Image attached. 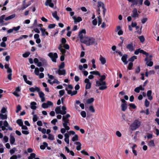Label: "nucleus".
<instances>
[{
    "instance_id": "nucleus-22",
    "label": "nucleus",
    "mask_w": 159,
    "mask_h": 159,
    "mask_svg": "<svg viewBox=\"0 0 159 159\" xmlns=\"http://www.w3.org/2000/svg\"><path fill=\"white\" fill-rule=\"evenodd\" d=\"M121 110L123 111H125L127 108V105L126 103H122L121 106Z\"/></svg>"
},
{
    "instance_id": "nucleus-24",
    "label": "nucleus",
    "mask_w": 159,
    "mask_h": 159,
    "mask_svg": "<svg viewBox=\"0 0 159 159\" xmlns=\"http://www.w3.org/2000/svg\"><path fill=\"white\" fill-rule=\"evenodd\" d=\"M75 144L76 145H78L76 147V149L78 151H79L81 149V144L79 142H76L75 143Z\"/></svg>"
},
{
    "instance_id": "nucleus-1",
    "label": "nucleus",
    "mask_w": 159,
    "mask_h": 159,
    "mask_svg": "<svg viewBox=\"0 0 159 159\" xmlns=\"http://www.w3.org/2000/svg\"><path fill=\"white\" fill-rule=\"evenodd\" d=\"M82 43L85 44L87 46L94 45H96L97 43L95 39L92 37H86Z\"/></svg>"
},
{
    "instance_id": "nucleus-35",
    "label": "nucleus",
    "mask_w": 159,
    "mask_h": 159,
    "mask_svg": "<svg viewBox=\"0 0 159 159\" xmlns=\"http://www.w3.org/2000/svg\"><path fill=\"white\" fill-rule=\"evenodd\" d=\"M78 140V135L77 134H75L74 136H73L72 139V140L73 141H77Z\"/></svg>"
},
{
    "instance_id": "nucleus-7",
    "label": "nucleus",
    "mask_w": 159,
    "mask_h": 159,
    "mask_svg": "<svg viewBox=\"0 0 159 159\" xmlns=\"http://www.w3.org/2000/svg\"><path fill=\"white\" fill-rule=\"evenodd\" d=\"M135 45L133 43H130L127 44L126 48L130 52H133L134 50V47Z\"/></svg>"
},
{
    "instance_id": "nucleus-57",
    "label": "nucleus",
    "mask_w": 159,
    "mask_h": 159,
    "mask_svg": "<svg viewBox=\"0 0 159 159\" xmlns=\"http://www.w3.org/2000/svg\"><path fill=\"white\" fill-rule=\"evenodd\" d=\"M65 66V64L64 62H62L59 66V69H60L63 68Z\"/></svg>"
},
{
    "instance_id": "nucleus-28",
    "label": "nucleus",
    "mask_w": 159,
    "mask_h": 159,
    "mask_svg": "<svg viewBox=\"0 0 159 159\" xmlns=\"http://www.w3.org/2000/svg\"><path fill=\"white\" fill-rule=\"evenodd\" d=\"M90 73L92 75H98L99 76H101L100 74L98 71H92L90 72Z\"/></svg>"
},
{
    "instance_id": "nucleus-31",
    "label": "nucleus",
    "mask_w": 159,
    "mask_h": 159,
    "mask_svg": "<svg viewBox=\"0 0 159 159\" xmlns=\"http://www.w3.org/2000/svg\"><path fill=\"white\" fill-rule=\"evenodd\" d=\"M16 123L20 126L23 125V122L21 119H18L16 120Z\"/></svg>"
},
{
    "instance_id": "nucleus-26",
    "label": "nucleus",
    "mask_w": 159,
    "mask_h": 159,
    "mask_svg": "<svg viewBox=\"0 0 159 159\" xmlns=\"http://www.w3.org/2000/svg\"><path fill=\"white\" fill-rule=\"evenodd\" d=\"M61 108L62 111H61V114L62 115L66 114V107L65 106H62Z\"/></svg>"
},
{
    "instance_id": "nucleus-11",
    "label": "nucleus",
    "mask_w": 159,
    "mask_h": 159,
    "mask_svg": "<svg viewBox=\"0 0 159 159\" xmlns=\"http://www.w3.org/2000/svg\"><path fill=\"white\" fill-rule=\"evenodd\" d=\"M70 115L68 114H66V116H62V120L63 122H69V120L68 119V118L70 117Z\"/></svg>"
},
{
    "instance_id": "nucleus-44",
    "label": "nucleus",
    "mask_w": 159,
    "mask_h": 159,
    "mask_svg": "<svg viewBox=\"0 0 159 159\" xmlns=\"http://www.w3.org/2000/svg\"><path fill=\"white\" fill-rule=\"evenodd\" d=\"M20 26H18L16 27H14L12 28L13 30V31H17L20 28Z\"/></svg>"
},
{
    "instance_id": "nucleus-27",
    "label": "nucleus",
    "mask_w": 159,
    "mask_h": 159,
    "mask_svg": "<svg viewBox=\"0 0 159 159\" xmlns=\"http://www.w3.org/2000/svg\"><path fill=\"white\" fill-rule=\"evenodd\" d=\"M100 61L101 63L103 65L106 62L105 58L102 57L101 55L100 57Z\"/></svg>"
},
{
    "instance_id": "nucleus-42",
    "label": "nucleus",
    "mask_w": 159,
    "mask_h": 159,
    "mask_svg": "<svg viewBox=\"0 0 159 159\" xmlns=\"http://www.w3.org/2000/svg\"><path fill=\"white\" fill-rule=\"evenodd\" d=\"M48 138L51 140H53L54 139V136L51 134H49Z\"/></svg>"
},
{
    "instance_id": "nucleus-34",
    "label": "nucleus",
    "mask_w": 159,
    "mask_h": 159,
    "mask_svg": "<svg viewBox=\"0 0 159 159\" xmlns=\"http://www.w3.org/2000/svg\"><path fill=\"white\" fill-rule=\"evenodd\" d=\"M5 15H3L0 17V24L4 22V20H5Z\"/></svg>"
},
{
    "instance_id": "nucleus-54",
    "label": "nucleus",
    "mask_w": 159,
    "mask_h": 159,
    "mask_svg": "<svg viewBox=\"0 0 159 159\" xmlns=\"http://www.w3.org/2000/svg\"><path fill=\"white\" fill-rule=\"evenodd\" d=\"M144 4L147 6H149L150 5V2L148 0H146L144 2Z\"/></svg>"
},
{
    "instance_id": "nucleus-33",
    "label": "nucleus",
    "mask_w": 159,
    "mask_h": 159,
    "mask_svg": "<svg viewBox=\"0 0 159 159\" xmlns=\"http://www.w3.org/2000/svg\"><path fill=\"white\" fill-rule=\"evenodd\" d=\"M36 154L34 153L30 154V156L28 157V159H34L35 157Z\"/></svg>"
},
{
    "instance_id": "nucleus-62",
    "label": "nucleus",
    "mask_w": 159,
    "mask_h": 159,
    "mask_svg": "<svg viewBox=\"0 0 159 159\" xmlns=\"http://www.w3.org/2000/svg\"><path fill=\"white\" fill-rule=\"evenodd\" d=\"M57 120L56 119H54L51 121V123L53 125H55L56 124V122H57Z\"/></svg>"
},
{
    "instance_id": "nucleus-43",
    "label": "nucleus",
    "mask_w": 159,
    "mask_h": 159,
    "mask_svg": "<svg viewBox=\"0 0 159 159\" xmlns=\"http://www.w3.org/2000/svg\"><path fill=\"white\" fill-rule=\"evenodd\" d=\"M89 109V110L92 112H94L95 111L94 108L93 106H90Z\"/></svg>"
},
{
    "instance_id": "nucleus-38",
    "label": "nucleus",
    "mask_w": 159,
    "mask_h": 159,
    "mask_svg": "<svg viewBox=\"0 0 159 159\" xmlns=\"http://www.w3.org/2000/svg\"><path fill=\"white\" fill-rule=\"evenodd\" d=\"M137 59V57L135 56H134L130 57L129 59V61H133L135 59Z\"/></svg>"
},
{
    "instance_id": "nucleus-2",
    "label": "nucleus",
    "mask_w": 159,
    "mask_h": 159,
    "mask_svg": "<svg viewBox=\"0 0 159 159\" xmlns=\"http://www.w3.org/2000/svg\"><path fill=\"white\" fill-rule=\"evenodd\" d=\"M95 86L96 87H99V89L100 90H104L107 88L106 82L100 81V80L96 81Z\"/></svg>"
},
{
    "instance_id": "nucleus-37",
    "label": "nucleus",
    "mask_w": 159,
    "mask_h": 159,
    "mask_svg": "<svg viewBox=\"0 0 159 159\" xmlns=\"http://www.w3.org/2000/svg\"><path fill=\"white\" fill-rule=\"evenodd\" d=\"M94 99L93 98H91L88 99L87 101V102L88 104H90L93 102L94 101Z\"/></svg>"
},
{
    "instance_id": "nucleus-60",
    "label": "nucleus",
    "mask_w": 159,
    "mask_h": 159,
    "mask_svg": "<svg viewBox=\"0 0 159 159\" xmlns=\"http://www.w3.org/2000/svg\"><path fill=\"white\" fill-rule=\"evenodd\" d=\"M129 105L130 107L132 108L133 109H135L136 108V106L134 104L130 103L129 104Z\"/></svg>"
},
{
    "instance_id": "nucleus-14",
    "label": "nucleus",
    "mask_w": 159,
    "mask_h": 159,
    "mask_svg": "<svg viewBox=\"0 0 159 159\" xmlns=\"http://www.w3.org/2000/svg\"><path fill=\"white\" fill-rule=\"evenodd\" d=\"M66 70L64 69L61 70L59 69L56 73L58 74L59 75H65L66 74Z\"/></svg>"
},
{
    "instance_id": "nucleus-36",
    "label": "nucleus",
    "mask_w": 159,
    "mask_h": 159,
    "mask_svg": "<svg viewBox=\"0 0 159 159\" xmlns=\"http://www.w3.org/2000/svg\"><path fill=\"white\" fill-rule=\"evenodd\" d=\"M0 117L2 119H6L7 118V115L6 114H0Z\"/></svg>"
},
{
    "instance_id": "nucleus-51",
    "label": "nucleus",
    "mask_w": 159,
    "mask_h": 159,
    "mask_svg": "<svg viewBox=\"0 0 159 159\" xmlns=\"http://www.w3.org/2000/svg\"><path fill=\"white\" fill-rule=\"evenodd\" d=\"M56 26V25L55 24H50L48 26V28L51 29L54 28Z\"/></svg>"
},
{
    "instance_id": "nucleus-50",
    "label": "nucleus",
    "mask_w": 159,
    "mask_h": 159,
    "mask_svg": "<svg viewBox=\"0 0 159 159\" xmlns=\"http://www.w3.org/2000/svg\"><path fill=\"white\" fill-rule=\"evenodd\" d=\"M146 64H147V65L148 66H152L153 65V62H152V61H151L150 62H149L148 61H147L146 62Z\"/></svg>"
},
{
    "instance_id": "nucleus-25",
    "label": "nucleus",
    "mask_w": 159,
    "mask_h": 159,
    "mask_svg": "<svg viewBox=\"0 0 159 159\" xmlns=\"http://www.w3.org/2000/svg\"><path fill=\"white\" fill-rule=\"evenodd\" d=\"M15 142L14 137L11 134L10 135V142L11 144H13Z\"/></svg>"
},
{
    "instance_id": "nucleus-47",
    "label": "nucleus",
    "mask_w": 159,
    "mask_h": 159,
    "mask_svg": "<svg viewBox=\"0 0 159 159\" xmlns=\"http://www.w3.org/2000/svg\"><path fill=\"white\" fill-rule=\"evenodd\" d=\"M30 53L29 52H26L23 54L22 56L26 58L28 57L30 55Z\"/></svg>"
},
{
    "instance_id": "nucleus-13",
    "label": "nucleus",
    "mask_w": 159,
    "mask_h": 159,
    "mask_svg": "<svg viewBox=\"0 0 159 159\" xmlns=\"http://www.w3.org/2000/svg\"><path fill=\"white\" fill-rule=\"evenodd\" d=\"M127 58V55L126 54H124L121 57V60L124 63V64L126 65L128 61H126Z\"/></svg>"
},
{
    "instance_id": "nucleus-64",
    "label": "nucleus",
    "mask_w": 159,
    "mask_h": 159,
    "mask_svg": "<svg viewBox=\"0 0 159 159\" xmlns=\"http://www.w3.org/2000/svg\"><path fill=\"white\" fill-rule=\"evenodd\" d=\"M17 159V156L16 155H13L11 156L10 159Z\"/></svg>"
},
{
    "instance_id": "nucleus-21",
    "label": "nucleus",
    "mask_w": 159,
    "mask_h": 159,
    "mask_svg": "<svg viewBox=\"0 0 159 159\" xmlns=\"http://www.w3.org/2000/svg\"><path fill=\"white\" fill-rule=\"evenodd\" d=\"M16 16V15L15 14H13L11 15L10 16H9L6 17H5V20L6 21H7L9 20H10L14 18Z\"/></svg>"
},
{
    "instance_id": "nucleus-40",
    "label": "nucleus",
    "mask_w": 159,
    "mask_h": 159,
    "mask_svg": "<svg viewBox=\"0 0 159 159\" xmlns=\"http://www.w3.org/2000/svg\"><path fill=\"white\" fill-rule=\"evenodd\" d=\"M139 39L141 42L143 43L145 40L144 37L143 36H141L139 37Z\"/></svg>"
},
{
    "instance_id": "nucleus-61",
    "label": "nucleus",
    "mask_w": 159,
    "mask_h": 159,
    "mask_svg": "<svg viewBox=\"0 0 159 159\" xmlns=\"http://www.w3.org/2000/svg\"><path fill=\"white\" fill-rule=\"evenodd\" d=\"M147 20V18H143L141 20V23L143 24H144L146 22V21Z\"/></svg>"
},
{
    "instance_id": "nucleus-18",
    "label": "nucleus",
    "mask_w": 159,
    "mask_h": 159,
    "mask_svg": "<svg viewBox=\"0 0 159 159\" xmlns=\"http://www.w3.org/2000/svg\"><path fill=\"white\" fill-rule=\"evenodd\" d=\"M52 16L57 20L58 21L59 20V17L57 16V11H55L54 12L52 13Z\"/></svg>"
},
{
    "instance_id": "nucleus-12",
    "label": "nucleus",
    "mask_w": 159,
    "mask_h": 159,
    "mask_svg": "<svg viewBox=\"0 0 159 159\" xmlns=\"http://www.w3.org/2000/svg\"><path fill=\"white\" fill-rule=\"evenodd\" d=\"M39 97L41 98V101L42 102L45 101V98L44 93L42 91H40L39 93Z\"/></svg>"
},
{
    "instance_id": "nucleus-19",
    "label": "nucleus",
    "mask_w": 159,
    "mask_h": 159,
    "mask_svg": "<svg viewBox=\"0 0 159 159\" xmlns=\"http://www.w3.org/2000/svg\"><path fill=\"white\" fill-rule=\"evenodd\" d=\"M3 125L5 127H7V129H8L10 130H12V128H11L10 126L9 125V124L7 122L6 120H5L4 121Z\"/></svg>"
},
{
    "instance_id": "nucleus-53",
    "label": "nucleus",
    "mask_w": 159,
    "mask_h": 159,
    "mask_svg": "<svg viewBox=\"0 0 159 159\" xmlns=\"http://www.w3.org/2000/svg\"><path fill=\"white\" fill-rule=\"evenodd\" d=\"M33 120L34 122H35L38 120V117L36 115H34L33 116Z\"/></svg>"
},
{
    "instance_id": "nucleus-16",
    "label": "nucleus",
    "mask_w": 159,
    "mask_h": 159,
    "mask_svg": "<svg viewBox=\"0 0 159 159\" xmlns=\"http://www.w3.org/2000/svg\"><path fill=\"white\" fill-rule=\"evenodd\" d=\"M73 19L74 20V22L76 23L79 22L82 20V19L80 17L78 16L77 18L75 16L72 17Z\"/></svg>"
},
{
    "instance_id": "nucleus-58",
    "label": "nucleus",
    "mask_w": 159,
    "mask_h": 159,
    "mask_svg": "<svg viewBox=\"0 0 159 159\" xmlns=\"http://www.w3.org/2000/svg\"><path fill=\"white\" fill-rule=\"evenodd\" d=\"M42 107L44 108H47L48 107V106L47 103H43L42 104Z\"/></svg>"
},
{
    "instance_id": "nucleus-46",
    "label": "nucleus",
    "mask_w": 159,
    "mask_h": 159,
    "mask_svg": "<svg viewBox=\"0 0 159 159\" xmlns=\"http://www.w3.org/2000/svg\"><path fill=\"white\" fill-rule=\"evenodd\" d=\"M133 66V63L132 62H130L129 63L128 66V69L129 70L131 69L132 66Z\"/></svg>"
},
{
    "instance_id": "nucleus-59",
    "label": "nucleus",
    "mask_w": 159,
    "mask_h": 159,
    "mask_svg": "<svg viewBox=\"0 0 159 159\" xmlns=\"http://www.w3.org/2000/svg\"><path fill=\"white\" fill-rule=\"evenodd\" d=\"M65 93V91L64 90H61L59 91V94L61 96H62L64 95Z\"/></svg>"
},
{
    "instance_id": "nucleus-20",
    "label": "nucleus",
    "mask_w": 159,
    "mask_h": 159,
    "mask_svg": "<svg viewBox=\"0 0 159 159\" xmlns=\"http://www.w3.org/2000/svg\"><path fill=\"white\" fill-rule=\"evenodd\" d=\"M23 78L27 84L30 85H31L32 84V82L28 80L27 78V76L25 75H23Z\"/></svg>"
},
{
    "instance_id": "nucleus-48",
    "label": "nucleus",
    "mask_w": 159,
    "mask_h": 159,
    "mask_svg": "<svg viewBox=\"0 0 159 159\" xmlns=\"http://www.w3.org/2000/svg\"><path fill=\"white\" fill-rule=\"evenodd\" d=\"M149 102L148 100L147 99H146L145 101V105L146 107H148L149 105Z\"/></svg>"
},
{
    "instance_id": "nucleus-41",
    "label": "nucleus",
    "mask_w": 159,
    "mask_h": 159,
    "mask_svg": "<svg viewBox=\"0 0 159 159\" xmlns=\"http://www.w3.org/2000/svg\"><path fill=\"white\" fill-rule=\"evenodd\" d=\"M34 73L35 74L37 75H38L39 74V69L38 67H36L35 68L34 70Z\"/></svg>"
},
{
    "instance_id": "nucleus-32",
    "label": "nucleus",
    "mask_w": 159,
    "mask_h": 159,
    "mask_svg": "<svg viewBox=\"0 0 159 159\" xmlns=\"http://www.w3.org/2000/svg\"><path fill=\"white\" fill-rule=\"evenodd\" d=\"M148 145L149 146L154 147L155 146V144L154 140H151L148 143Z\"/></svg>"
},
{
    "instance_id": "nucleus-49",
    "label": "nucleus",
    "mask_w": 159,
    "mask_h": 159,
    "mask_svg": "<svg viewBox=\"0 0 159 159\" xmlns=\"http://www.w3.org/2000/svg\"><path fill=\"white\" fill-rule=\"evenodd\" d=\"M81 115L83 118L86 117V113L84 111H82L81 112Z\"/></svg>"
},
{
    "instance_id": "nucleus-3",
    "label": "nucleus",
    "mask_w": 159,
    "mask_h": 159,
    "mask_svg": "<svg viewBox=\"0 0 159 159\" xmlns=\"http://www.w3.org/2000/svg\"><path fill=\"white\" fill-rule=\"evenodd\" d=\"M141 122L138 120H136L134 121L129 126V128L132 130H135L139 128L141 125Z\"/></svg>"
},
{
    "instance_id": "nucleus-52",
    "label": "nucleus",
    "mask_w": 159,
    "mask_h": 159,
    "mask_svg": "<svg viewBox=\"0 0 159 159\" xmlns=\"http://www.w3.org/2000/svg\"><path fill=\"white\" fill-rule=\"evenodd\" d=\"M21 109V107L20 105H18L16 107V112L18 113L19 111Z\"/></svg>"
},
{
    "instance_id": "nucleus-23",
    "label": "nucleus",
    "mask_w": 159,
    "mask_h": 159,
    "mask_svg": "<svg viewBox=\"0 0 159 159\" xmlns=\"http://www.w3.org/2000/svg\"><path fill=\"white\" fill-rule=\"evenodd\" d=\"M40 30L41 31V32L42 33V35L43 36H44L45 34H46L47 35H48V33L47 32H46L45 31V29L41 28L40 29Z\"/></svg>"
},
{
    "instance_id": "nucleus-29",
    "label": "nucleus",
    "mask_w": 159,
    "mask_h": 159,
    "mask_svg": "<svg viewBox=\"0 0 159 159\" xmlns=\"http://www.w3.org/2000/svg\"><path fill=\"white\" fill-rule=\"evenodd\" d=\"M55 111L56 114H61V108L60 107H57L55 109Z\"/></svg>"
},
{
    "instance_id": "nucleus-15",
    "label": "nucleus",
    "mask_w": 159,
    "mask_h": 159,
    "mask_svg": "<svg viewBox=\"0 0 159 159\" xmlns=\"http://www.w3.org/2000/svg\"><path fill=\"white\" fill-rule=\"evenodd\" d=\"M152 92L151 90H148L147 92V95L148 97V98L149 100H152L153 98L151 96Z\"/></svg>"
},
{
    "instance_id": "nucleus-56",
    "label": "nucleus",
    "mask_w": 159,
    "mask_h": 159,
    "mask_svg": "<svg viewBox=\"0 0 159 159\" xmlns=\"http://www.w3.org/2000/svg\"><path fill=\"white\" fill-rule=\"evenodd\" d=\"M16 150V148H13L12 149H11L10 151V152L11 155L13 154L15 152Z\"/></svg>"
},
{
    "instance_id": "nucleus-8",
    "label": "nucleus",
    "mask_w": 159,
    "mask_h": 159,
    "mask_svg": "<svg viewBox=\"0 0 159 159\" xmlns=\"http://www.w3.org/2000/svg\"><path fill=\"white\" fill-rule=\"evenodd\" d=\"M97 3L98 8H100L101 7H102V8L103 9V14H105V13L106 11V9L105 8V6L104 3L101 1H98Z\"/></svg>"
},
{
    "instance_id": "nucleus-6",
    "label": "nucleus",
    "mask_w": 159,
    "mask_h": 159,
    "mask_svg": "<svg viewBox=\"0 0 159 159\" xmlns=\"http://www.w3.org/2000/svg\"><path fill=\"white\" fill-rule=\"evenodd\" d=\"M49 56L53 62H56V59L58 57V55L57 53L55 52L53 53L52 52H49L48 54Z\"/></svg>"
},
{
    "instance_id": "nucleus-30",
    "label": "nucleus",
    "mask_w": 159,
    "mask_h": 159,
    "mask_svg": "<svg viewBox=\"0 0 159 159\" xmlns=\"http://www.w3.org/2000/svg\"><path fill=\"white\" fill-rule=\"evenodd\" d=\"M40 60L42 61V66H46L47 65V62L45 59L43 58H40Z\"/></svg>"
},
{
    "instance_id": "nucleus-4",
    "label": "nucleus",
    "mask_w": 159,
    "mask_h": 159,
    "mask_svg": "<svg viewBox=\"0 0 159 159\" xmlns=\"http://www.w3.org/2000/svg\"><path fill=\"white\" fill-rule=\"evenodd\" d=\"M129 2H131L132 4L131 5V7H134L135 5L140 6L142 5L143 0H128Z\"/></svg>"
},
{
    "instance_id": "nucleus-55",
    "label": "nucleus",
    "mask_w": 159,
    "mask_h": 159,
    "mask_svg": "<svg viewBox=\"0 0 159 159\" xmlns=\"http://www.w3.org/2000/svg\"><path fill=\"white\" fill-rule=\"evenodd\" d=\"M101 78L99 79L100 81H104L103 80L105 79L106 76L105 75H103L100 76Z\"/></svg>"
},
{
    "instance_id": "nucleus-5",
    "label": "nucleus",
    "mask_w": 159,
    "mask_h": 159,
    "mask_svg": "<svg viewBox=\"0 0 159 159\" xmlns=\"http://www.w3.org/2000/svg\"><path fill=\"white\" fill-rule=\"evenodd\" d=\"M86 33V30L84 29L82 30L79 33L78 38L81 43H82L84 40V39L86 37L84 36L83 35V34H85Z\"/></svg>"
},
{
    "instance_id": "nucleus-45",
    "label": "nucleus",
    "mask_w": 159,
    "mask_h": 159,
    "mask_svg": "<svg viewBox=\"0 0 159 159\" xmlns=\"http://www.w3.org/2000/svg\"><path fill=\"white\" fill-rule=\"evenodd\" d=\"M69 123H70L69 122L64 121V122H63L62 123V125H63V126L65 128L66 126H68L67 125L68 124H69Z\"/></svg>"
},
{
    "instance_id": "nucleus-39",
    "label": "nucleus",
    "mask_w": 159,
    "mask_h": 159,
    "mask_svg": "<svg viewBox=\"0 0 159 159\" xmlns=\"http://www.w3.org/2000/svg\"><path fill=\"white\" fill-rule=\"evenodd\" d=\"M91 83H87L86 84L85 86V89H89L91 87Z\"/></svg>"
},
{
    "instance_id": "nucleus-63",
    "label": "nucleus",
    "mask_w": 159,
    "mask_h": 159,
    "mask_svg": "<svg viewBox=\"0 0 159 159\" xmlns=\"http://www.w3.org/2000/svg\"><path fill=\"white\" fill-rule=\"evenodd\" d=\"M92 24L94 25H96L97 24V21L96 19H94L92 21Z\"/></svg>"
},
{
    "instance_id": "nucleus-10",
    "label": "nucleus",
    "mask_w": 159,
    "mask_h": 159,
    "mask_svg": "<svg viewBox=\"0 0 159 159\" xmlns=\"http://www.w3.org/2000/svg\"><path fill=\"white\" fill-rule=\"evenodd\" d=\"M45 5L46 6H49L52 8L54 6L53 3L52 2V0H47L45 2Z\"/></svg>"
},
{
    "instance_id": "nucleus-9",
    "label": "nucleus",
    "mask_w": 159,
    "mask_h": 159,
    "mask_svg": "<svg viewBox=\"0 0 159 159\" xmlns=\"http://www.w3.org/2000/svg\"><path fill=\"white\" fill-rule=\"evenodd\" d=\"M132 14L131 15V16L134 18H135L138 17L139 15L138 13L137 10L136 8H134L132 11Z\"/></svg>"
},
{
    "instance_id": "nucleus-17",
    "label": "nucleus",
    "mask_w": 159,
    "mask_h": 159,
    "mask_svg": "<svg viewBox=\"0 0 159 159\" xmlns=\"http://www.w3.org/2000/svg\"><path fill=\"white\" fill-rule=\"evenodd\" d=\"M37 103L34 102H32L30 103L31 108L33 110H35L36 109V105Z\"/></svg>"
}]
</instances>
